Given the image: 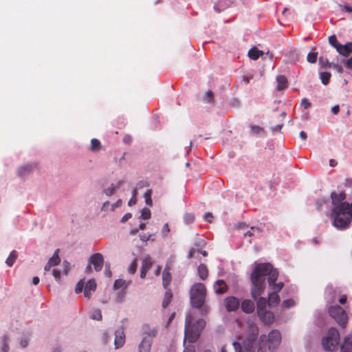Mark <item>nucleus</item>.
Segmentation results:
<instances>
[{
	"mask_svg": "<svg viewBox=\"0 0 352 352\" xmlns=\"http://www.w3.org/2000/svg\"><path fill=\"white\" fill-rule=\"evenodd\" d=\"M258 329L257 327H252V337H249L243 341V344L239 342H234L232 345L235 352H266L265 344L267 342L269 350L274 351L280 344L281 342L280 333L276 330H272L268 337L265 335L260 336L259 342L256 344V338L258 335Z\"/></svg>",
	"mask_w": 352,
	"mask_h": 352,
	"instance_id": "1",
	"label": "nucleus"
},
{
	"mask_svg": "<svg viewBox=\"0 0 352 352\" xmlns=\"http://www.w3.org/2000/svg\"><path fill=\"white\" fill-rule=\"evenodd\" d=\"M268 276L269 286L274 284L278 276V272L270 263L258 264L251 274V294L254 299L260 296L265 289V278Z\"/></svg>",
	"mask_w": 352,
	"mask_h": 352,
	"instance_id": "2",
	"label": "nucleus"
},
{
	"mask_svg": "<svg viewBox=\"0 0 352 352\" xmlns=\"http://www.w3.org/2000/svg\"><path fill=\"white\" fill-rule=\"evenodd\" d=\"M332 225L338 230L349 228L352 221V203L344 202L333 207L330 213Z\"/></svg>",
	"mask_w": 352,
	"mask_h": 352,
	"instance_id": "3",
	"label": "nucleus"
},
{
	"mask_svg": "<svg viewBox=\"0 0 352 352\" xmlns=\"http://www.w3.org/2000/svg\"><path fill=\"white\" fill-rule=\"evenodd\" d=\"M192 320L191 314H187L185 318L184 342L187 340L190 343H195L205 327L206 322L204 320L199 319L191 326Z\"/></svg>",
	"mask_w": 352,
	"mask_h": 352,
	"instance_id": "4",
	"label": "nucleus"
},
{
	"mask_svg": "<svg viewBox=\"0 0 352 352\" xmlns=\"http://www.w3.org/2000/svg\"><path fill=\"white\" fill-rule=\"evenodd\" d=\"M157 332V328L148 324H143L141 327L142 340L138 344V352H151L153 340Z\"/></svg>",
	"mask_w": 352,
	"mask_h": 352,
	"instance_id": "5",
	"label": "nucleus"
},
{
	"mask_svg": "<svg viewBox=\"0 0 352 352\" xmlns=\"http://www.w3.org/2000/svg\"><path fill=\"white\" fill-rule=\"evenodd\" d=\"M206 288L204 284L197 283L192 285L190 291V302L193 307L201 308L205 302Z\"/></svg>",
	"mask_w": 352,
	"mask_h": 352,
	"instance_id": "6",
	"label": "nucleus"
},
{
	"mask_svg": "<svg viewBox=\"0 0 352 352\" xmlns=\"http://www.w3.org/2000/svg\"><path fill=\"white\" fill-rule=\"evenodd\" d=\"M340 342V333L336 328H330L327 335L322 340V345L324 350L333 351L337 349Z\"/></svg>",
	"mask_w": 352,
	"mask_h": 352,
	"instance_id": "7",
	"label": "nucleus"
},
{
	"mask_svg": "<svg viewBox=\"0 0 352 352\" xmlns=\"http://www.w3.org/2000/svg\"><path fill=\"white\" fill-rule=\"evenodd\" d=\"M329 315L342 328H344L348 323V317L346 311L339 305H333L329 309Z\"/></svg>",
	"mask_w": 352,
	"mask_h": 352,
	"instance_id": "8",
	"label": "nucleus"
},
{
	"mask_svg": "<svg viewBox=\"0 0 352 352\" xmlns=\"http://www.w3.org/2000/svg\"><path fill=\"white\" fill-rule=\"evenodd\" d=\"M89 264L94 266L95 271L100 272L103 267L104 257L101 253L93 254L89 259Z\"/></svg>",
	"mask_w": 352,
	"mask_h": 352,
	"instance_id": "9",
	"label": "nucleus"
},
{
	"mask_svg": "<svg viewBox=\"0 0 352 352\" xmlns=\"http://www.w3.org/2000/svg\"><path fill=\"white\" fill-rule=\"evenodd\" d=\"M225 306L228 311H236L239 307V300L234 296L226 298L224 300Z\"/></svg>",
	"mask_w": 352,
	"mask_h": 352,
	"instance_id": "10",
	"label": "nucleus"
},
{
	"mask_svg": "<svg viewBox=\"0 0 352 352\" xmlns=\"http://www.w3.org/2000/svg\"><path fill=\"white\" fill-rule=\"evenodd\" d=\"M125 343V334L123 329H120L115 333L114 345L116 349L122 347Z\"/></svg>",
	"mask_w": 352,
	"mask_h": 352,
	"instance_id": "11",
	"label": "nucleus"
},
{
	"mask_svg": "<svg viewBox=\"0 0 352 352\" xmlns=\"http://www.w3.org/2000/svg\"><path fill=\"white\" fill-rule=\"evenodd\" d=\"M331 203L333 207L338 206L341 205L344 201H343L346 198V195L344 192H342L340 193H336V192H332L331 193Z\"/></svg>",
	"mask_w": 352,
	"mask_h": 352,
	"instance_id": "12",
	"label": "nucleus"
},
{
	"mask_svg": "<svg viewBox=\"0 0 352 352\" xmlns=\"http://www.w3.org/2000/svg\"><path fill=\"white\" fill-rule=\"evenodd\" d=\"M96 283L94 279L89 280L84 289V296L87 299H89L91 296V292H95L96 289Z\"/></svg>",
	"mask_w": 352,
	"mask_h": 352,
	"instance_id": "13",
	"label": "nucleus"
},
{
	"mask_svg": "<svg viewBox=\"0 0 352 352\" xmlns=\"http://www.w3.org/2000/svg\"><path fill=\"white\" fill-rule=\"evenodd\" d=\"M259 318L266 324H269L273 322L274 316L272 312L267 310L260 311L258 313Z\"/></svg>",
	"mask_w": 352,
	"mask_h": 352,
	"instance_id": "14",
	"label": "nucleus"
},
{
	"mask_svg": "<svg viewBox=\"0 0 352 352\" xmlns=\"http://www.w3.org/2000/svg\"><path fill=\"white\" fill-rule=\"evenodd\" d=\"M336 50L340 54L347 57L352 53V43L349 42L344 45L340 44Z\"/></svg>",
	"mask_w": 352,
	"mask_h": 352,
	"instance_id": "15",
	"label": "nucleus"
},
{
	"mask_svg": "<svg viewBox=\"0 0 352 352\" xmlns=\"http://www.w3.org/2000/svg\"><path fill=\"white\" fill-rule=\"evenodd\" d=\"M171 279L172 276L170 272V268L166 266L162 273V283L165 289H168V287L170 284Z\"/></svg>",
	"mask_w": 352,
	"mask_h": 352,
	"instance_id": "16",
	"label": "nucleus"
},
{
	"mask_svg": "<svg viewBox=\"0 0 352 352\" xmlns=\"http://www.w3.org/2000/svg\"><path fill=\"white\" fill-rule=\"evenodd\" d=\"M254 309V303L251 300H244L241 303V309L247 314L252 313Z\"/></svg>",
	"mask_w": 352,
	"mask_h": 352,
	"instance_id": "17",
	"label": "nucleus"
},
{
	"mask_svg": "<svg viewBox=\"0 0 352 352\" xmlns=\"http://www.w3.org/2000/svg\"><path fill=\"white\" fill-rule=\"evenodd\" d=\"M340 349V352H352V336H348L344 338Z\"/></svg>",
	"mask_w": 352,
	"mask_h": 352,
	"instance_id": "18",
	"label": "nucleus"
},
{
	"mask_svg": "<svg viewBox=\"0 0 352 352\" xmlns=\"http://www.w3.org/2000/svg\"><path fill=\"white\" fill-rule=\"evenodd\" d=\"M197 273L199 278L202 280L207 279L208 276V270L205 264H200L197 267Z\"/></svg>",
	"mask_w": 352,
	"mask_h": 352,
	"instance_id": "19",
	"label": "nucleus"
},
{
	"mask_svg": "<svg viewBox=\"0 0 352 352\" xmlns=\"http://www.w3.org/2000/svg\"><path fill=\"white\" fill-rule=\"evenodd\" d=\"M280 302V298L276 292H272L268 296V305L271 307L277 306Z\"/></svg>",
	"mask_w": 352,
	"mask_h": 352,
	"instance_id": "20",
	"label": "nucleus"
},
{
	"mask_svg": "<svg viewBox=\"0 0 352 352\" xmlns=\"http://www.w3.org/2000/svg\"><path fill=\"white\" fill-rule=\"evenodd\" d=\"M277 89L280 91L287 87L288 82L287 78L283 75H280L276 77Z\"/></svg>",
	"mask_w": 352,
	"mask_h": 352,
	"instance_id": "21",
	"label": "nucleus"
},
{
	"mask_svg": "<svg viewBox=\"0 0 352 352\" xmlns=\"http://www.w3.org/2000/svg\"><path fill=\"white\" fill-rule=\"evenodd\" d=\"M256 300V305H257V314L261 310L264 311L266 310V305H268V300L263 297H258L255 299Z\"/></svg>",
	"mask_w": 352,
	"mask_h": 352,
	"instance_id": "22",
	"label": "nucleus"
},
{
	"mask_svg": "<svg viewBox=\"0 0 352 352\" xmlns=\"http://www.w3.org/2000/svg\"><path fill=\"white\" fill-rule=\"evenodd\" d=\"M216 286L218 287L215 288V292L217 294H224L228 289L227 285L223 280H218L216 282Z\"/></svg>",
	"mask_w": 352,
	"mask_h": 352,
	"instance_id": "23",
	"label": "nucleus"
},
{
	"mask_svg": "<svg viewBox=\"0 0 352 352\" xmlns=\"http://www.w3.org/2000/svg\"><path fill=\"white\" fill-rule=\"evenodd\" d=\"M122 184L123 181H118L116 184H111V187L105 189L104 192L107 196H111L117 189L120 188Z\"/></svg>",
	"mask_w": 352,
	"mask_h": 352,
	"instance_id": "24",
	"label": "nucleus"
},
{
	"mask_svg": "<svg viewBox=\"0 0 352 352\" xmlns=\"http://www.w3.org/2000/svg\"><path fill=\"white\" fill-rule=\"evenodd\" d=\"M263 54L261 50L256 47H252L248 51V56L252 60H257L260 56Z\"/></svg>",
	"mask_w": 352,
	"mask_h": 352,
	"instance_id": "25",
	"label": "nucleus"
},
{
	"mask_svg": "<svg viewBox=\"0 0 352 352\" xmlns=\"http://www.w3.org/2000/svg\"><path fill=\"white\" fill-rule=\"evenodd\" d=\"M153 265V261L150 256L147 255L144 258L142 263V267L141 268L144 270H146L147 272L149 271L151 267Z\"/></svg>",
	"mask_w": 352,
	"mask_h": 352,
	"instance_id": "26",
	"label": "nucleus"
},
{
	"mask_svg": "<svg viewBox=\"0 0 352 352\" xmlns=\"http://www.w3.org/2000/svg\"><path fill=\"white\" fill-rule=\"evenodd\" d=\"M166 289V290L165 292L163 302H162V307L164 308H166L168 307V305H169V303L172 299V297H173L171 290L170 289Z\"/></svg>",
	"mask_w": 352,
	"mask_h": 352,
	"instance_id": "27",
	"label": "nucleus"
},
{
	"mask_svg": "<svg viewBox=\"0 0 352 352\" xmlns=\"http://www.w3.org/2000/svg\"><path fill=\"white\" fill-rule=\"evenodd\" d=\"M58 252H59V249H57L54 252L52 257H51L47 262L48 263H50L52 267L58 265L59 263L60 262V259L58 256Z\"/></svg>",
	"mask_w": 352,
	"mask_h": 352,
	"instance_id": "28",
	"label": "nucleus"
},
{
	"mask_svg": "<svg viewBox=\"0 0 352 352\" xmlns=\"http://www.w3.org/2000/svg\"><path fill=\"white\" fill-rule=\"evenodd\" d=\"M32 170V165H25L21 167L18 170V175L21 177H24L29 174Z\"/></svg>",
	"mask_w": 352,
	"mask_h": 352,
	"instance_id": "29",
	"label": "nucleus"
},
{
	"mask_svg": "<svg viewBox=\"0 0 352 352\" xmlns=\"http://www.w3.org/2000/svg\"><path fill=\"white\" fill-rule=\"evenodd\" d=\"M16 258H17V253L16 251L13 250L12 252H11L9 256L6 259V264L9 267H12L14 263L15 262Z\"/></svg>",
	"mask_w": 352,
	"mask_h": 352,
	"instance_id": "30",
	"label": "nucleus"
},
{
	"mask_svg": "<svg viewBox=\"0 0 352 352\" xmlns=\"http://www.w3.org/2000/svg\"><path fill=\"white\" fill-rule=\"evenodd\" d=\"M101 148L100 142L96 138H94L91 141V150L92 151H98Z\"/></svg>",
	"mask_w": 352,
	"mask_h": 352,
	"instance_id": "31",
	"label": "nucleus"
},
{
	"mask_svg": "<svg viewBox=\"0 0 352 352\" xmlns=\"http://www.w3.org/2000/svg\"><path fill=\"white\" fill-rule=\"evenodd\" d=\"M331 74L329 72H321L320 74V78L323 85H327L330 80Z\"/></svg>",
	"mask_w": 352,
	"mask_h": 352,
	"instance_id": "32",
	"label": "nucleus"
},
{
	"mask_svg": "<svg viewBox=\"0 0 352 352\" xmlns=\"http://www.w3.org/2000/svg\"><path fill=\"white\" fill-rule=\"evenodd\" d=\"M152 190L151 189L146 190V191L144 194V197L145 199V203L147 206H152L153 202L151 199Z\"/></svg>",
	"mask_w": 352,
	"mask_h": 352,
	"instance_id": "33",
	"label": "nucleus"
},
{
	"mask_svg": "<svg viewBox=\"0 0 352 352\" xmlns=\"http://www.w3.org/2000/svg\"><path fill=\"white\" fill-rule=\"evenodd\" d=\"M128 284H126V281L123 279H117L115 280L113 284L114 289H118L122 287H127Z\"/></svg>",
	"mask_w": 352,
	"mask_h": 352,
	"instance_id": "34",
	"label": "nucleus"
},
{
	"mask_svg": "<svg viewBox=\"0 0 352 352\" xmlns=\"http://www.w3.org/2000/svg\"><path fill=\"white\" fill-rule=\"evenodd\" d=\"M151 210L147 208H144L141 211V214L140 218L142 219H148L151 218Z\"/></svg>",
	"mask_w": 352,
	"mask_h": 352,
	"instance_id": "35",
	"label": "nucleus"
},
{
	"mask_svg": "<svg viewBox=\"0 0 352 352\" xmlns=\"http://www.w3.org/2000/svg\"><path fill=\"white\" fill-rule=\"evenodd\" d=\"M137 259L135 258L128 267V272L131 274H134L137 270Z\"/></svg>",
	"mask_w": 352,
	"mask_h": 352,
	"instance_id": "36",
	"label": "nucleus"
},
{
	"mask_svg": "<svg viewBox=\"0 0 352 352\" xmlns=\"http://www.w3.org/2000/svg\"><path fill=\"white\" fill-rule=\"evenodd\" d=\"M318 53L317 52H309L307 54V60L311 63H315L317 60Z\"/></svg>",
	"mask_w": 352,
	"mask_h": 352,
	"instance_id": "37",
	"label": "nucleus"
},
{
	"mask_svg": "<svg viewBox=\"0 0 352 352\" xmlns=\"http://www.w3.org/2000/svg\"><path fill=\"white\" fill-rule=\"evenodd\" d=\"M8 340H9V338L7 336H4L3 337V340H2L3 346L1 347L2 352H8V350H9V346L8 344Z\"/></svg>",
	"mask_w": 352,
	"mask_h": 352,
	"instance_id": "38",
	"label": "nucleus"
},
{
	"mask_svg": "<svg viewBox=\"0 0 352 352\" xmlns=\"http://www.w3.org/2000/svg\"><path fill=\"white\" fill-rule=\"evenodd\" d=\"M329 43L337 50V47H338L340 44L338 43L337 38L336 35H331L329 37Z\"/></svg>",
	"mask_w": 352,
	"mask_h": 352,
	"instance_id": "39",
	"label": "nucleus"
},
{
	"mask_svg": "<svg viewBox=\"0 0 352 352\" xmlns=\"http://www.w3.org/2000/svg\"><path fill=\"white\" fill-rule=\"evenodd\" d=\"M283 285H284V284L282 282H280L278 283H276V282H275L270 287H272V289L274 290V292L278 293L283 289Z\"/></svg>",
	"mask_w": 352,
	"mask_h": 352,
	"instance_id": "40",
	"label": "nucleus"
},
{
	"mask_svg": "<svg viewBox=\"0 0 352 352\" xmlns=\"http://www.w3.org/2000/svg\"><path fill=\"white\" fill-rule=\"evenodd\" d=\"M295 305V302L293 299H287L283 302L282 306L284 308H289Z\"/></svg>",
	"mask_w": 352,
	"mask_h": 352,
	"instance_id": "41",
	"label": "nucleus"
},
{
	"mask_svg": "<svg viewBox=\"0 0 352 352\" xmlns=\"http://www.w3.org/2000/svg\"><path fill=\"white\" fill-rule=\"evenodd\" d=\"M84 287H85L84 281H83V280H80V281H78V283L76 285V287H75L76 293H77V294L80 293L82 291Z\"/></svg>",
	"mask_w": 352,
	"mask_h": 352,
	"instance_id": "42",
	"label": "nucleus"
},
{
	"mask_svg": "<svg viewBox=\"0 0 352 352\" xmlns=\"http://www.w3.org/2000/svg\"><path fill=\"white\" fill-rule=\"evenodd\" d=\"M91 318L94 320H101L102 318L101 311L100 309L94 311Z\"/></svg>",
	"mask_w": 352,
	"mask_h": 352,
	"instance_id": "43",
	"label": "nucleus"
},
{
	"mask_svg": "<svg viewBox=\"0 0 352 352\" xmlns=\"http://www.w3.org/2000/svg\"><path fill=\"white\" fill-rule=\"evenodd\" d=\"M252 132L254 134H258L260 133H265V131L263 128L260 127L259 126H254L252 125L251 126Z\"/></svg>",
	"mask_w": 352,
	"mask_h": 352,
	"instance_id": "44",
	"label": "nucleus"
},
{
	"mask_svg": "<svg viewBox=\"0 0 352 352\" xmlns=\"http://www.w3.org/2000/svg\"><path fill=\"white\" fill-rule=\"evenodd\" d=\"M104 274L110 278L112 276V272L110 269V263H105V268L104 270Z\"/></svg>",
	"mask_w": 352,
	"mask_h": 352,
	"instance_id": "45",
	"label": "nucleus"
},
{
	"mask_svg": "<svg viewBox=\"0 0 352 352\" xmlns=\"http://www.w3.org/2000/svg\"><path fill=\"white\" fill-rule=\"evenodd\" d=\"M199 253V251L196 248H192L188 253V258L197 257Z\"/></svg>",
	"mask_w": 352,
	"mask_h": 352,
	"instance_id": "46",
	"label": "nucleus"
},
{
	"mask_svg": "<svg viewBox=\"0 0 352 352\" xmlns=\"http://www.w3.org/2000/svg\"><path fill=\"white\" fill-rule=\"evenodd\" d=\"M170 232V228L168 223H165L162 229V234L164 237H166Z\"/></svg>",
	"mask_w": 352,
	"mask_h": 352,
	"instance_id": "47",
	"label": "nucleus"
},
{
	"mask_svg": "<svg viewBox=\"0 0 352 352\" xmlns=\"http://www.w3.org/2000/svg\"><path fill=\"white\" fill-rule=\"evenodd\" d=\"M213 215L210 212L206 213L204 216V219L208 223H212L213 221Z\"/></svg>",
	"mask_w": 352,
	"mask_h": 352,
	"instance_id": "48",
	"label": "nucleus"
},
{
	"mask_svg": "<svg viewBox=\"0 0 352 352\" xmlns=\"http://www.w3.org/2000/svg\"><path fill=\"white\" fill-rule=\"evenodd\" d=\"M151 236H152V234H141L140 236V239L143 242H147L151 239Z\"/></svg>",
	"mask_w": 352,
	"mask_h": 352,
	"instance_id": "49",
	"label": "nucleus"
},
{
	"mask_svg": "<svg viewBox=\"0 0 352 352\" xmlns=\"http://www.w3.org/2000/svg\"><path fill=\"white\" fill-rule=\"evenodd\" d=\"M301 105L307 109L311 107V104L307 98H304L301 102Z\"/></svg>",
	"mask_w": 352,
	"mask_h": 352,
	"instance_id": "50",
	"label": "nucleus"
},
{
	"mask_svg": "<svg viewBox=\"0 0 352 352\" xmlns=\"http://www.w3.org/2000/svg\"><path fill=\"white\" fill-rule=\"evenodd\" d=\"M53 276H54L56 280L59 281L60 279V272L58 270H54Z\"/></svg>",
	"mask_w": 352,
	"mask_h": 352,
	"instance_id": "51",
	"label": "nucleus"
},
{
	"mask_svg": "<svg viewBox=\"0 0 352 352\" xmlns=\"http://www.w3.org/2000/svg\"><path fill=\"white\" fill-rule=\"evenodd\" d=\"M319 62H320V63L322 66H329V67H330L328 60L326 59V58L325 59L323 58V57H320Z\"/></svg>",
	"mask_w": 352,
	"mask_h": 352,
	"instance_id": "52",
	"label": "nucleus"
},
{
	"mask_svg": "<svg viewBox=\"0 0 352 352\" xmlns=\"http://www.w3.org/2000/svg\"><path fill=\"white\" fill-rule=\"evenodd\" d=\"M123 141L125 144H130L132 142V138L129 135H126L123 138Z\"/></svg>",
	"mask_w": 352,
	"mask_h": 352,
	"instance_id": "53",
	"label": "nucleus"
},
{
	"mask_svg": "<svg viewBox=\"0 0 352 352\" xmlns=\"http://www.w3.org/2000/svg\"><path fill=\"white\" fill-rule=\"evenodd\" d=\"M283 128V124H277L273 127H272V131L273 132H279Z\"/></svg>",
	"mask_w": 352,
	"mask_h": 352,
	"instance_id": "54",
	"label": "nucleus"
},
{
	"mask_svg": "<svg viewBox=\"0 0 352 352\" xmlns=\"http://www.w3.org/2000/svg\"><path fill=\"white\" fill-rule=\"evenodd\" d=\"M131 213H126L121 219V222L122 223H124L126 222V221H128L131 217Z\"/></svg>",
	"mask_w": 352,
	"mask_h": 352,
	"instance_id": "55",
	"label": "nucleus"
},
{
	"mask_svg": "<svg viewBox=\"0 0 352 352\" xmlns=\"http://www.w3.org/2000/svg\"><path fill=\"white\" fill-rule=\"evenodd\" d=\"M206 97L208 102H212L213 100V92L212 91H208L206 92Z\"/></svg>",
	"mask_w": 352,
	"mask_h": 352,
	"instance_id": "56",
	"label": "nucleus"
},
{
	"mask_svg": "<svg viewBox=\"0 0 352 352\" xmlns=\"http://www.w3.org/2000/svg\"><path fill=\"white\" fill-rule=\"evenodd\" d=\"M254 230V228L252 227L250 230L247 231L246 232H245L243 234L244 236H253V234H254L253 231Z\"/></svg>",
	"mask_w": 352,
	"mask_h": 352,
	"instance_id": "57",
	"label": "nucleus"
},
{
	"mask_svg": "<svg viewBox=\"0 0 352 352\" xmlns=\"http://www.w3.org/2000/svg\"><path fill=\"white\" fill-rule=\"evenodd\" d=\"M184 352H195V347L193 346H188L185 347Z\"/></svg>",
	"mask_w": 352,
	"mask_h": 352,
	"instance_id": "58",
	"label": "nucleus"
},
{
	"mask_svg": "<svg viewBox=\"0 0 352 352\" xmlns=\"http://www.w3.org/2000/svg\"><path fill=\"white\" fill-rule=\"evenodd\" d=\"M194 216L190 214H188L185 216V219L188 221V222H192L194 221Z\"/></svg>",
	"mask_w": 352,
	"mask_h": 352,
	"instance_id": "59",
	"label": "nucleus"
},
{
	"mask_svg": "<svg viewBox=\"0 0 352 352\" xmlns=\"http://www.w3.org/2000/svg\"><path fill=\"white\" fill-rule=\"evenodd\" d=\"M339 111H340L339 105H336V106L333 107L331 109L332 113L335 115L338 114Z\"/></svg>",
	"mask_w": 352,
	"mask_h": 352,
	"instance_id": "60",
	"label": "nucleus"
},
{
	"mask_svg": "<svg viewBox=\"0 0 352 352\" xmlns=\"http://www.w3.org/2000/svg\"><path fill=\"white\" fill-rule=\"evenodd\" d=\"M342 10H345L347 12H352V8L346 5L342 6Z\"/></svg>",
	"mask_w": 352,
	"mask_h": 352,
	"instance_id": "61",
	"label": "nucleus"
},
{
	"mask_svg": "<svg viewBox=\"0 0 352 352\" xmlns=\"http://www.w3.org/2000/svg\"><path fill=\"white\" fill-rule=\"evenodd\" d=\"M137 199L136 197H132L131 199L129 201L128 204L129 206H131L133 205H135L136 204Z\"/></svg>",
	"mask_w": 352,
	"mask_h": 352,
	"instance_id": "62",
	"label": "nucleus"
},
{
	"mask_svg": "<svg viewBox=\"0 0 352 352\" xmlns=\"http://www.w3.org/2000/svg\"><path fill=\"white\" fill-rule=\"evenodd\" d=\"M346 299H347L346 296L343 295V296H342L339 298V302H340V304H344V303L346 302Z\"/></svg>",
	"mask_w": 352,
	"mask_h": 352,
	"instance_id": "63",
	"label": "nucleus"
},
{
	"mask_svg": "<svg viewBox=\"0 0 352 352\" xmlns=\"http://www.w3.org/2000/svg\"><path fill=\"white\" fill-rule=\"evenodd\" d=\"M346 66L349 68H351L352 67V57L349 58L346 61Z\"/></svg>",
	"mask_w": 352,
	"mask_h": 352,
	"instance_id": "64",
	"label": "nucleus"
}]
</instances>
